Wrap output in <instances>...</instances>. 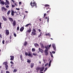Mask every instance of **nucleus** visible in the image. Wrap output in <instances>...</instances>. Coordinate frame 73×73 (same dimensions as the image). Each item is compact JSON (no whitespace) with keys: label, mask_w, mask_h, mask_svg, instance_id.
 <instances>
[{"label":"nucleus","mask_w":73,"mask_h":73,"mask_svg":"<svg viewBox=\"0 0 73 73\" xmlns=\"http://www.w3.org/2000/svg\"><path fill=\"white\" fill-rule=\"evenodd\" d=\"M44 48L46 49L44 50V51L45 54L46 56H48V50H49V46L47 45L45 46Z\"/></svg>","instance_id":"nucleus-1"},{"label":"nucleus","mask_w":73,"mask_h":73,"mask_svg":"<svg viewBox=\"0 0 73 73\" xmlns=\"http://www.w3.org/2000/svg\"><path fill=\"white\" fill-rule=\"evenodd\" d=\"M44 68H45L44 66L42 68H41L40 67H37L36 68V70L37 72H38L39 70H40V72H42V71L44 70Z\"/></svg>","instance_id":"nucleus-2"},{"label":"nucleus","mask_w":73,"mask_h":73,"mask_svg":"<svg viewBox=\"0 0 73 73\" xmlns=\"http://www.w3.org/2000/svg\"><path fill=\"white\" fill-rule=\"evenodd\" d=\"M28 52H25V56H29V57H31V58L33 57V54H32V52H31L29 51L28 52Z\"/></svg>","instance_id":"nucleus-3"},{"label":"nucleus","mask_w":73,"mask_h":73,"mask_svg":"<svg viewBox=\"0 0 73 73\" xmlns=\"http://www.w3.org/2000/svg\"><path fill=\"white\" fill-rule=\"evenodd\" d=\"M30 5L31 6L32 8L33 7L37 8V4L35 1L33 2V3H32V1H31L30 3Z\"/></svg>","instance_id":"nucleus-4"},{"label":"nucleus","mask_w":73,"mask_h":73,"mask_svg":"<svg viewBox=\"0 0 73 73\" xmlns=\"http://www.w3.org/2000/svg\"><path fill=\"white\" fill-rule=\"evenodd\" d=\"M32 31H33L31 33V36H36V29H35L34 28H33L32 30Z\"/></svg>","instance_id":"nucleus-5"},{"label":"nucleus","mask_w":73,"mask_h":73,"mask_svg":"<svg viewBox=\"0 0 73 73\" xmlns=\"http://www.w3.org/2000/svg\"><path fill=\"white\" fill-rule=\"evenodd\" d=\"M16 24H17L15 20H14L13 21L12 23V25L13 27H15V26H16Z\"/></svg>","instance_id":"nucleus-6"},{"label":"nucleus","mask_w":73,"mask_h":73,"mask_svg":"<svg viewBox=\"0 0 73 73\" xmlns=\"http://www.w3.org/2000/svg\"><path fill=\"white\" fill-rule=\"evenodd\" d=\"M7 10V9L5 8L4 7H1V11L2 12H4V11H6Z\"/></svg>","instance_id":"nucleus-7"},{"label":"nucleus","mask_w":73,"mask_h":73,"mask_svg":"<svg viewBox=\"0 0 73 73\" xmlns=\"http://www.w3.org/2000/svg\"><path fill=\"white\" fill-rule=\"evenodd\" d=\"M5 67L6 68V70H7L8 69V66L7 64V62H5Z\"/></svg>","instance_id":"nucleus-8"},{"label":"nucleus","mask_w":73,"mask_h":73,"mask_svg":"<svg viewBox=\"0 0 73 73\" xmlns=\"http://www.w3.org/2000/svg\"><path fill=\"white\" fill-rule=\"evenodd\" d=\"M52 47L54 48V51H56V47L54 44H53L52 45Z\"/></svg>","instance_id":"nucleus-9"},{"label":"nucleus","mask_w":73,"mask_h":73,"mask_svg":"<svg viewBox=\"0 0 73 73\" xmlns=\"http://www.w3.org/2000/svg\"><path fill=\"white\" fill-rule=\"evenodd\" d=\"M6 2L5 3V5H9V1L7 0H6Z\"/></svg>","instance_id":"nucleus-10"},{"label":"nucleus","mask_w":73,"mask_h":73,"mask_svg":"<svg viewBox=\"0 0 73 73\" xmlns=\"http://www.w3.org/2000/svg\"><path fill=\"white\" fill-rule=\"evenodd\" d=\"M5 32L6 35H8L9 34V30H6Z\"/></svg>","instance_id":"nucleus-11"},{"label":"nucleus","mask_w":73,"mask_h":73,"mask_svg":"<svg viewBox=\"0 0 73 73\" xmlns=\"http://www.w3.org/2000/svg\"><path fill=\"white\" fill-rule=\"evenodd\" d=\"M46 10H48V11L47 12V14L49 15V12H50V9L48 8H46Z\"/></svg>","instance_id":"nucleus-12"},{"label":"nucleus","mask_w":73,"mask_h":73,"mask_svg":"<svg viewBox=\"0 0 73 73\" xmlns=\"http://www.w3.org/2000/svg\"><path fill=\"white\" fill-rule=\"evenodd\" d=\"M10 57L11 58V59H10V60H11V61H13V60H14V56H10Z\"/></svg>","instance_id":"nucleus-13"},{"label":"nucleus","mask_w":73,"mask_h":73,"mask_svg":"<svg viewBox=\"0 0 73 73\" xmlns=\"http://www.w3.org/2000/svg\"><path fill=\"white\" fill-rule=\"evenodd\" d=\"M24 29V27H21L20 29V31H21V32H22L23 31V30Z\"/></svg>","instance_id":"nucleus-14"},{"label":"nucleus","mask_w":73,"mask_h":73,"mask_svg":"<svg viewBox=\"0 0 73 73\" xmlns=\"http://www.w3.org/2000/svg\"><path fill=\"white\" fill-rule=\"evenodd\" d=\"M34 46H35V47L36 48H38V46H39V45L37 43H35V44H34Z\"/></svg>","instance_id":"nucleus-15"},{"label":"nucleus","mask_w":73,"mask_h":73,"mask_svg":"<svg viewBox=\"0 0 73 73\" xmlns=\"http://www.w3.org/2000/svg\"><path fill=\"white\" fill-rule=\"evenodd\" d=\"M44 6L45 7H46V8H47V7H48L47 8L48 9V8H49V7H50V6H49V5L48 4H45L44 5Z\"/></svg>","instance_id":"nucleus-16"},{"label":"nucleus","mask_w":73,"mask_h":73,"mask_svg":"<svg viewBox=\"0 0 73 73\" xmlns=\"http://www.w3.org/2000/svg\"><path fill=\"white\" fill-rule=\"evenodd\" d=\"M9 21H10L11 23H12L13 22V20L12 18L9 17Z\"/></svg>","instance_id":"nucleus-17"},{"label":"nucleus","mask_w":73,"mask_h":73,"mask_svg":"<svg viewBox=\"0 0 73 73\" xmlns=\"http://www.w3.org/2000/svg\"><path fill=\"white\" fill-rule=\"evenodd\" d=\"M2 19L3 20H4V21H7V19L6 18H5V17H4L3 16L2 17Z\"/></svg>","instance_id":"nucleus-18"},{"label":"nucleus","mask_w":73,"mask_h":73,"mask_svg":"<svg viewBox=\"0 0 73 73\" xmlns=\"http://www.w3.org/2000/svg\"><path fill=\"white\" fill-rule=\"evenodd\" d=\"M15 13V12L14 11L12 10L11 13V15L12 16H14V14Z\"/></svg>","instance_id":"nucleus-19"},{"label":"nucleus","mask_w":73,"mask_h":73,"mask_svg":"<svg viewBox=\"0 0 73 73\" xmlns=\"http://www.w3.org/2000/svg\"><path fill=\"white\" fill-rule=\"evenodd\" d=\"M38 50L40 51V52L41 53H43L44 52V50H43L40 49V48H39Z\"/></svg>","instance_id":"nucleus-20"},{"label":"nucleus","mask_w":73,"mask_h":73,"mask_svg":"<svg viewBox=\"0 0 73 73\" xmlns=\"http://www.w3.org/2000/svg\"><path fill=\"white\" fill-rule=\"evenodd\" d=\"M32 31V29L31 28H30L29 30H28L27 31V32H28L29 33H30Z\"/></svg>","instance_id":"nucleus-21"},{"label":"nucleus","mask_w":73,"mask_h":73,"mask_svg":"<svg viewBox=\"0 0 73 73\" xmlns=\"http://www.w3.org/2000/svg\"><path fill=\"white\" fill-rule=\"evenodd\" d=\"M27 41H25L24 43L23 44V45L25 46H27Z\"/></svg>","instance_id":"nucleus-22"},{"label":"nucleus","mask_w":73,"mask_h":73,"mask_svg":"<svg viewBox=\"0 0 73 73\" xmlns=\"http://www.w3.org/2000/svg\"><path fill=\"white\" fill-rule=\"evenodd\" d=\"M34 65L35 64H34V63H31V68H33V66H34Z\"/></svg>","instance_id":"nucleus-23"},{"label":"nucleus","mask_w":73,"mask_h":73,"mask_svg":"<svg viewBox=\"0 0 73 73\" xmlns=\"http://www.w3.org/2000/svg\"><path fill=\"white\" fill-rule=\"evenodd\" d=\"M45 35L47 36H48L49 37H51V36H50V34H49V33H48L47 34H46Z\"/></svg>","instance_id":"nucleus-24"},{"label":"nucleus","mask_w":73,"mask_h":73,"mask_svg":"<svg viewBox=\"0 0 73 73\" xmlns=\"http://www.w3.org/2000/svg\"><path fill=\"white\" fill-rule=\"evenodd\" d=\"M0 4H3V5H4V1H1L0 2Z\"/></svg>","instance_id":"nucleus-25"},{"label":"nucleus","mask_w":73,"mask_h":73,"mask_svg":"<svg viewBox=\"0 0 73 73\" xmlns=\"http://www.w3.org/2000/svg\"><path fill=\"white\" fill-rule=\"evenodd\" d=\"M40 45H41V47L42 48H44V46L43 44L41 43V44H40Z\"/></svg>","instance_id":"nucleus-26"},{"label":"nucleus","mask_w":73,"mask_h":73,"mask_svg":"<svg viewBox=\"0 0 73 73\" xmlns=\"http://www.w3.org/2000/svg\"><path fill=\"white\" fill-rule=\"evenodd\" d=\"M27 62L29 64H30L31 63V60H29V59H28Z\"/></svg>","instance_id":"nucleus-27"},{"label":"nucleus","mask_w":73,"mask_h":73,"mask_svg":"<svg viewBox=\"0 0 73 73\" xmlns=\"http://www.w3.org/2000/svg\"><path fill=\"white\" fill-rule=\"evenodd\" d=\"M17 71V69H14V70L13 71V73H16V72Z\"/></svg>","instance_id":"nucleus-28"},{"label":"nucleus","mask_w":73,"mask_h":73,"mask_svg":"<svg viewBox=\"0 0 73 73\" xmlns=\"http://www.w3.org/2000/svg\"><path fill=\"white\" fill-rule=\"evenodd\" d=\"M10 13H11V11L10 10H9L7 13V15H9L10 14Z\"/></svg>","instance_id":"nucleus-29"},{"label":"nucleus","mask_w":73,"mask_h":73,"mask_svg":"<svg viewBox=\"0 0 73 73\" xmlns=\"http://www.w3.org/2000/svg\"><path fill=\"white\" fill-rule=\"evenodd\" d=\"M29 25H31V23L27 24L25 26V27H27L28 26H29Z\"/></svg>","instance_id":"nucleus-30"},{"label":"nucleus","mask_w":73,"mask_h":73,"mask_svg":"<svg viewBox=\"0 0 73 73\" xmlns=\"http://www.w3.org/2000/svg\"><path fill=\"white\" fill-rule=\"evenodd\" d=\"M42 33L41 32H40V34L38 36V38H40V37H41V34Z\"/></svg>","instance_id":"nucleus-31"},{"label":"nucleus","mask_w":73,"mask_h":73,"mask_svg":"<svg viewBox=\"0 0 73 73\" xmlns=\"http://www.w3.org/2000/svg\"><path fill=\"white\" fill-rule=\"evenodd\" d=\"M1 24H2L0 22V29H2V27H1Z\"/></svg>","instance_id":"nucleus-32"},{"label":"nucleus","mask_w":73,"mask_h":73,"mask_svg":"<svg viewBox=\"0 0 73 73\" xmlns=\"http://www.w3.org/2000/svg\"><path fill=\"white\" fill-rule=\"evenodd\" d=\"M17 31H19V27H18L17 28Z\"/></svg>","instance_id":"nucleus-33"},{"label":"nucleus","mask_w":73,"mask_h":73,"mask_svg":"<svg viewBox=\"0 0 73 73\" xmlns=\"http://www.w3.org/2000/svg\"><path fill=\"white\" fill-rule=\"evenodd\" d=\"M32 50L33 52H35V49L34 48H32Z\"/></svg>","instance_id":"nucleus-34"},{"label":"nucleus","mask_w":73,"mask_h":73,"mask_svg":"<svg viewBox=\"0 0 73 73\" xmlns=\"http://www.w3.org/2000/svg\"><path fill=\"white\" fill-rule=\"evenodd\" d=\"M33 56H37V54L33 53Z\"/></svg>","instance_id":"nucleus-35"},{"label":"nucleus","mask_w":73,"mask_h":73,"mask_svg":"<svg viewBox=\"0 0 73 73\" xmlns=\"http://www.w3.org/2000/svg\"><path fill=\"white\" fill-rule=\"evenodd\" d=\"M5 42V40H3L2 41V43L3 44H5V43H4Z\"/></svg>","instance_id":"nucleus-36"},{"label":"nucleus","mask_w":73,"mask_h":73,"mask_svg":"<svg viewBox=\"0 0 73 73\" xmlns=\"http://www.w3.org/2000/svg\"><path fill=\"white\" fill-rule=\"evenodd\" d=\"M47 69H48V68H45V70H44V72H45V71H46Z\"/></svg>","instance_id":"nucleus-37"},{"label":"nucleus","mask_w":73,"mask_h":73,"mask_svg":"<svg viewBox=\"0 0 73 73\" xmlns=\"http://www.w3.org/2000/svg\"><path fill=\"white\" fill-rule=\"evenodd\" d=\"M51 54V57H53V54H52V53L51 52H50Z\"/></svg>","instance_id":"nucleus-38"},{"label":"nucleus","mask_w":73,"mask_h":73,"mask_svg":"<svg viewBox=\"0 0 73 73\" xmlns=\"http://www.w3.org/2000/svg\"><path fill=\"white\" fill-rule=\"evenodd\" d=\"M15 7V6L14 5H12V8H14Z\"/></svg>","instance_id":"nucleus-39"},{"label":"nucleus","mask_w":73,"mask_h":73,"mask_svg":"<svg viewBox=\"0 0 73 73\" xmlns=\"http://www.w3.org/2000/svg\"><path fill=\"white\" fill-rule=\"evenodd\" d=\"M6 8H9V5H7L6 6Z\"/></svg>","instance_id":"nucleus-40"},{"label":"nucleus","mask_w":73,"mask_h":73,"mask_svg":"<svg viewBox=\"0 0 73 73\" xmlns=\"http://www.w3.org/2000/svg\"><path fill=\"white\" fill-rule=\"evenodd\" d=\"M9 38L10 39L11 41V39H12V36L11 35L10 36Z\"/></svg>","instance_id":"nucleus-41"},{"label":"nucleus","mask_w":73,"mask_h":73,"mask_svg":"<svg viewBox=\"0 0 73 73\" xmlns=\"http://www.w3.org/2000/svg\"><path fill=\"white\" fill-rule=\"evenodd\" d=\"M6 73H10V72H9V71H6Z\"/></svg>","instance_id":"nucleus-42"},{"label":"nucleus","mask_w":73,"mask_h":73,"mask_svg":"<svg viewBox=\"0 0 73 73\" xmlns=\"http://www.w3.org/2000/svg\"><path fill=\"white\" fill-rule=\"evenodd\" d=\"M8 42H9V41L7 40L6 41V44H8Z\"/></svg>","instance_id":"nucleus-43"},{"label":"nucleus","mask_w":73,"mask_h":73,"mask_svg":"<svg viewBox=\"0 0 73 73\" xmlns=\"http://www.w3.org/2000/svg\"><path fill=\"white\" fill-rule=\"evenodd\" d=\"M52 53H53V54H54L55 53H56V52L54 51H52Z\"/></svg>","instance_id":"nucleus-44"},{"label":"nucleus","mask_w":73,"mask_h":73,"mask_svg":"<svg viewBox=\"0 0 73 73\" xmlns=\"http://www.w3.org/2000/svg\"><path fill=\"white\" fill-rule=\"evenodd\" d=\"M46 13H44V17H45V16H46Z\"/></svg>","instance_id":"nucleus-45"},{"label":"nucleus","mask_w":73,"mask_h":73,"mask_svg":"<svg viewBox=\"0 0 73 73\" xmlns=\"http://www.w3.org/2000/svg\"><path fill=\"white\" fill-rule=\"evenodd\" d=\"M14 36L15 37H16L17 35H16V33H14Z\"/></svg>","instance_id":"nucleus-46"},{"label":"nucleus","mask_w":73,"mask_h":73,"mask_svg":"<svg viewBox=\"0 0 73 73\" xmlns=\"http://www.w3.org/2000/svg\"><path fill=\"white\" fill-rule=\"evenodd\" d=\"M47 22H48V23L49 22V16H48V17Z\"/></svg>","instance_id":"nucleus-47"},{"label":"nucleus","mask_w":73,"mask_h":73,"mask_svg":"<svg viewBox=\"0 0 73 73\" xmlns=\"http://www.w3.org/2000/svg\"><path fill=\"white\" fill-rule=\"evenodd\" d=\"M20 58L21 60H22V55H20Z\"/></svg>","instance_id":"nucleus-48"},{"label":"nucleus","mask_w":73,"mask_h":73,"mask_svg":"<svg viewBox=\"0 0 73 73\" xmlns=\"http://www.w3.org/2000/svg\"><path fill=\"white\" fill-rule=\"evenodd\" d=\"M12 2H13V3H15V1L13 0H11Z\"/></svg>","instance_id":"nucleus-49"},{"label":"nucleus","mask_w":73,"mask_h":73,"mask_svg":"<svg viewBox=\"0 0 73 73\" xmlns=\"http://www.w3.org/2000/svg\"><path fill=\"white\" fill-rule=\"evenodd\" d=\"M10 63L11 64H14L13 62H12V61H11L10 62Z\"/></svg>","instance_id":"nucleus-50"},{"label":"nucleus","mask_w":73,"mask_h":73,"mask_svg":"<svg viewBox=\"0 0 73 73\" xmlns=\"http://www.w3.org/2000/svg\"><path fill=\"white\" fill-rule=\"evenodd\" d=\"M48 65V63H46L45 65V66H47Z\"/></svg>","instance_id":"nucleus-51"},{"label":"nucleus","mask_w":73,"mask_h":73,"mask_svg":"<svg viewBox=\"0 0 73 73\" xmlns=\"http://www.w3.org/2000/svg\"><path fill=\"white\" fill-rule=\"evenodd\" d=\"M0 37H1V38H2V35H1V34H0Z\"/></svg>","instance_id":"nucleus-52"},{"label":"nucleus","mask_w":73,"mask_h":73,"mask_svg":"<svg viewBox=\"0 0 73 73\" xmlns=\"http://www.w3.org/2000/svg\"><path fill=\"white\" fill-rule=\"evenodd\" d=\"M51 62H52V60H50L49 62V64H51Z\"/></svg>","instance_id":"nucleus-53"},{"label":"nucleus","mask_w":73,"mask_h":73,"mask_svg":"<svg viewBox=\"0 0 73 73\" xmlns=\"http://www.w3.org/2000/svg\"><path fill=\"white\" fill-rule=\"evenodd\" d=\"M50 63H49L48 67H50Z\"/></svg>","instance_id":"nucleus-54"},{"label":"nucleus","mask_w":73,"mask_h":73,"mask_svg":"<svg viewBox=\"0 0 73 73\" xmlns=\"http://www.w3.org/2000/svg\"><path fill=\"white\" fill-rule=\"evenodd\" d=\"M14 5H15L17 6V4H16V3H14Z\"/></svg>","instance_id":"nucleus-55"},{"label":"nucleus","mask_w":73,"mask_h":73,"mask_svg":"<svg viewBox=\"0 0 73 73\" xmlns=\"http://www.w3.org/2000/svg\"><path fill=\"white\" fill-rule=\"evenodd\" d=\"M19 4H20V5H21V2H19Z\"/></svg>","instance_id":"nucleus-56"},{"label":"nucleus","mask_w":73,"mask_h":73,"mask_svg":"<svg viewBox=\"0 0 73 73\" xmlns=\"http://www.w3.org/2000/svg\"><path fill=\"white\" fill-rule=\"evenodd\" d=\"M38 31L39 32H40L41 31V30H40V29H38Z\"/></svg>","instance_id":"nucleus-57"},{"label":"nucleus","mask_w":73,"mask_h":73,"mask_svg":"<svg viewBox=\"0 0 73 73\" xmlns=\"http://www.w3.org/2000/svg\"><path fill=\"white\" fill-rule=\"evenodd\" d=\"M16 9H17V10H20V9H19V8H16Z\"/></svg>","instance_id":"nucleus-58"},{"label":"nucleus","mask_w":73,"mask_h":73,"mask_svg":"<svg viewBox=\"0 0 73 73\" xmlns=\"http://www.w3.org/2000/svg\"><path fill=\"white\" fill-rule=\"evenodd\" d=\"M49 47L50 48V46H51V44H50L49 46Z\"/></svg>","instance_id":"nucleus-59"},{"label":"nucleus","mask_w":73,"mask_h":73,"mask_svg":"<svg viewBox=\"0 0 73 73\" xmlns=\"http://www.w3.org/2000/svg\"><path fill=\"white\" fill-rule=\"evenodd\" d=\"M14 12H15V13H16V14H17V12L16 11H15Z\"/></svg>","instance_id":"nucleus-60"},{"label":"nucleus","mask_w":73,"mask_h":73,"mask_svg":"<svg viewBox=\"0 0 73 73\" xmlns=\"http://www.w3.org/2000/svg\"><path fill=\"white\" fill-rule=\"evenodd\" d=\"M39 20H40V21H41V19H39Z\"/></svg>","instance_id":"nucleus-61"},{"label":"nucleus","mask_w":73,"mask_h":73,"mask_svg":"<svg viewBox=\"0 0 73 73\" xmlns=\"http://www.w3.org/2000/svg\"><path fill=\"white\" fill-rule=\"evenodd\" d=\"M39 64H41V61H40V62H39Z\"/></svg>","instance_id":"nucleus-62"},{"label":"nucleus","mask_w":73,"mask_h":73,"mask_svg":"<svg viewBox=\"0 0 73 73\" xmlns=\"http://www.w3.org/2000/svg\"><path fill=\"white\" fill-rule=\"evenodd\" d=\"M25 16H24L23 18V19H25Z\"/></svg>","instance_id":"nucleus-63"},{"label":"nucleus","mask_w":73,"mask_h":73,"mask_svg":"<svg viewBox=\"0 0 73 73\" xmlns=\"http://www.w3.org/2000/svg\"><path fill=\"white\" fill-rule=\"evenodd\" d=\"M37 21L36 20L35 21V23H37Z\"/></svg>","instance_id":"nucleus-64"}]
</instances>
